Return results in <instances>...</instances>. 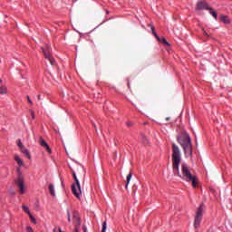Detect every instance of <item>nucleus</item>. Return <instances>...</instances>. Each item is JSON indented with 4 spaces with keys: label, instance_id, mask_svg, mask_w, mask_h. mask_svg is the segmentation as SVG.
<instances>
[{
    "label": "nucleus",
    "instance_id": "nucleus-15",
    "mask_svg": "<svg viewBox=\"0 0 232 232\" xmlns=\"http://www.w3.org/2000/svg\"><path fill=\"white\" fill-rule=\"evenodd\" d=\"M0 93H1V95H6V93H7L6 86L0 87Z\"/></svg>",
    "mask_w": 232,
    "mask_h": 232
},
{
    "label": "nucleus",
    "instance_id": "nucleus-25",
    "mask_svg": "<svg viewBox=\"0 0 232 232\" xmlns=\"http://www.w3.org/2000/svg\"><path fill=\"white\" fill-rule=\"evenodd\" d=\"M92 125H93L94 129H95L96 131H97V125H95V123H92Z\"/></svg>",
    "mask_w": 232,
    "mask_h": 232
},
{
    "label": "nucleus",
    "instance_id": "nucleus-14",
    "mask_svg": "<svg viewBox=\"0 0 232 232\" xmlns=\"http://www.w3.org/2000/svg\"><path fill=\"white\" fill-rule=\"evenodd\" d=\"M49 191L52 197H55V187H53V184L49 185Z\"/></svg>",
    "mask_w": 232,
    "mask_h": 232
},
{
    "label": "nucleus",
    "instance_id": "nucleus-19",
    "mask_svg": "<svg viewBox=\"0 0 232 232\" xmlns=\"http://www.w3.org/2000/svg\"><path fill=\"white\" fill-rule=\"evenodd\" d=\"M29 218L33 224H37V219L32 214H29Z\"/></svg>",
    "mask_w": 232,
    "mask_h": 232
},
{
    "label": "nucleus",
    "instance_id": "nucleus-9",
    "mask_svg": "<svg viewBox=\"0 0 232 232\" xmlns=\"http://www.w3.org/2000/svg\"><path fill=\"white\" fill-rule=\"evenodd\" d=\"M152 30V34L153 35L156 37V39L160 42L162 43L163 44H165V46H169V43H168V40H166V38L162 37H159V34H157V33H155V27H151Z\"/></svg>",
    "mask_w": 232,
    "mask_h": 232
},
{
    "label": "nucleus",
    "instance_id": "nucleus-3",
    "mask_svg": "<svg viewBox=\"0 0 232 232\" xmlns=\"http://www.w3.org/2000/svg\"><path fill=\"white\" fill-rule=\"evenodd\" d=\"M17 173L18 176L16 179H14V184L17 186L20 195H24V193H26V188L24 187V176H23V172H21V168H17Z\"/></svg>",
    "mask_w": 232,
    "mask_h": 232
},
{
    "label": "nucleus",
    "instance_id": "nucleus-2",
    "mask_svg": "<svg viewBox=\"0 0 232 232\" xmlns=\"http://www.w3.org/2000/svg\"><path fill=\"white\" fill-rule=\"evenodd\" d=\"M178 142L183 149L186 157H193V145H191V138L188 132L183 131L178 137Z\"/></svg>",
    "mask_w": 232,
    "mask_h": 232
},
{
    "label": "nucleus",
    "instance_id": "nucleus-29",
    "mask_svg": "<svg viewBox=\"0 0 232 232\" xmlns=\"http://www.w3.org/2000/svg\"><path fill=\"white\" fill-rule=\"evenodd\" d=\"M204 34H205V35H208V33H206V31H204Z\"/></svg>",
    "mask_w": 232,
    "mask_h": 232
},
{
    "label": "nucleus",
    "instance_id": "nucleus-12",
    "mask_svg": "<svg viewBox=\"0 0 232 232\" xmlns=\"http://www.w3.org/2000/svg\"><path fill=\"white\" fill-rule=\"evenodd\" d=\"M220 21L222 23H224V24H231V20H229V17H227L226 15H221L220 16Z\"/></svg>",
    "mask_w": 232,
    "mask_h": 232
},
{
    "label": "nucleus",
    "instance_id": "nucleus-5",
    "mask_svg": "<svg viewBox=\"0 0 232 232\" xmlns=\"http://www.w3.org/2000/svg\"><path fill=\"white\" fill-rule=\"evenodd\" d=\"M42 52L44 55V58L49 61L50 64L52 66L55 65V59H53V56L52 55V47L50 45H45L44 47H42Z\"/></svg>",
    "mask_w": 232,
    "mask_h": 232
},
{
    "label": "nucleus",
    "instance_id": "nucleus-13",
    "mask_svg": "<svg viewBox=\"0 0 232 232\" xmlns=\"http://www.w3.org/2000/svg\"><path fill=\"white\" fill-rule=\"evenodd\" d=\"M14 160L17 162L18 166H24V161H23V160L18 155L14 156Z\"/></svg>",
    "mask_w": 232,
    "mask_h": 232
},
{
    "label": "nucleus",
    "instance_id": "nucleus-27",
    "mask_svg": "<svg viewBox=\"0 0 232 232\" xmlns=\"http://www.w3.org/2000/svg\"><path fill=\"white\" fill-rule=\"evenodd\" d=\"M37 98H38V101H41V95H38Z\"/></svg>",
    "mask_w": 232,
    "mask_h": 232
},
{
    "label": "nucleus",
    "instance_id": "nucleus-30",
    "mask_svg": "<svg viewBox=\"0 0 232 232\" xmlns=\"http://www.w3.org/2000/svg\"><path fill=\"white\" fill-rule=\"evenodd\" d=\"M53 232H57V228H54V229H53Z\"/></svg>",
    "mask_w": 232,
    "mask_h": 232
},
{
    "label": "nucleus",
    "instance_id": "nucleus-26",
    "mask_svg": "<svg viewBox=\"0 0 232 232\" xmlns=\"http://www.w3.org/2000/svg\"><path fill=\"white\" fill-rule=\"evenodd\" d=\"M127 126H131V122H127Z\"/></svg>",
    "mask_w": 232,
    "mask_h": 232
},
{
    "label": "nucleus",
    "instance_id": "nucleus-22",
    "mask_svg": "<svg viewBox=\"0 0 232 232\" xmlns=\"http://www.w3.org/2000/svg\"><path fill=\"white\" fill-rule=\"evenodd\" d=\"M31 116H32V119H35V112L32 110H31Z\"/></svg>",
    "mask_w": 232,
    "mask_h": 232
},
{
    "label": "nucleus",
    "instance_id": "nucleus-24",
    "mask_svg": "<svg viewBox=\"0 0 232 232\" xmlns=\"http://www.w3.org/2000/svg\"><path fill=\"white\" fill-rule=\"evenodd\" d=\"M83 232H88V228H86V226H83Z\"/></svg>",
    "mask_w": 232,
    "mask_h": 232
},
{
    "label": "nucleus",
    "instance_id": "nucleus-21",
    "mask_svg": "<svg viewBox=\"0 0 232 232\" xmlns=\"http://www.w3.org/2000/svg\"><path fill=\"white\" fill-rule=\"evenodd\" d=\"M68 222H72V217L70 216V210H67Z\"/></svg>",
    "mask_w": 232,
    "mask_h": 232
},
{
    "label": "nucleus",
    "instance_id": "nucleus-17",
    "mask_svg": "<svg viewBox=\"0 0 232 232\" xmlns=\"http://www.w3.org/2000/svg\"><path fill=\"white\" fill-rule=\"evenodd\" d=\"M209 14H212V16L215 18V19H217V17H218V14H217V12H215L213 9H211L210 7H209Z\"/></svg>",
    "mask_w": 232,
    "mask_h": 232
},
{
    "label": "nucleus",
    "instance_id": "nucleus-18",
    "mask_svg": "<svg viewBox=\"0 0 232 232\" xmlns=\"http://www.w3.org/2000/svg\"><path fill=\"white\" fill-rule=\"evenodd\" d=\"M131 172H130L128 175H127V183H126V186L125 188H128V185L130 184V180H131Z\"/></svg>",
    "mask_w": 232,
    "mask_h": 232
},
{
    "label": "nucleus",
    "instance_id": "nucleus-28",
    "mask_svg": "<svg viewBox=\"0 0 232 232\" xmlns=\"http://www.w3.org/2000/svg\"><path fill=\"white\" fill-rule=\"evenodd\" d=\"M169 120H170V118H169V117H167V118H166V121H169Z\"/></svg>",
    "mask_w": 232,
    "mask_h": 232
},
{
    "label": "nucleus",
    "instance_id": "nucleus-7",
    "mask_svg": "<svg viewBox=\"0 0 232 232\" xmlns=\"http://www.w3.org/2000/svg\"><path fill=\"white\" fill-rule=\"evenodd\" d=\"M16 144L20 150V151L27 158V159H32V155H30V151L27 150L26 147L23 145V142L21 140H17Z\"/></svg>",
    "mask_w": 232,
    "mask_h": 232
},
{
    "label": "nucleus",
    "instance_id": "nucleus-20",
    "mask_svg": "<svg viewBox=\"0 0 232 232\" xmlns=\"http://www.w3.org/2000/svg\"><path fill=\"white\" fill-rule=\"evenodd\" d=\"M106 228H107V225H106V221H104L102 224V232H106Z\"/></svg>",
    "mask_w": 232,
    "mask_h": 232
},
{
    "label": "nucleus",
    "instance_id": "nucleus-16",
    "mask_svg": "<svg viewBox=\"0 0 232 232\" xmlns=\"http://www.w3.org/2000/svg\"><path fill=\"white\" fill-rule=\"evenodd\" d=\"M22 208H23V211H24V213H27V215H31L32 214L30 212V208H28V207H26V205H23Z\"/></svg>",
    "mask_w": 232,
    "mask_h": 232
},
{
    "label": "nucleus",
    "instance_id": "nucleus-23",
    "mask_svg": "<svg viewBox=\"0 0 232 232\" xmlns=\"http://www.w3.org/2000/svg\"><path fill=\"white\" fill-rule=\"evenodd\" d=\"M27 101L29 104H34V102H32V99H30V96H27Z\"/></svg>",
    "mask_w": 232,
    "mask_h": 232
},
{
    "label": "nucleus",
    "instance_id": "nucleus-4",
    "mask_svg": "<svg viewBox=\"0 0 232 232\" xmlns=\"http://www.w3.org/2000/svg\"><path fill=\"white\" fill-rule=\"evenodd\" d=\"M72 177L74 179V183L72 185V194L76 198H81V183L79 182V179H77V175L75 174V171H72Z\"/></svg>",
    "mask_w": 232,
    "mask_h": 232
},
{
    "label": "nucleus",
    "instance_id": "nucleus-10",
    "mask_svg": "<svg viewBox=\"0 0 232 232\" xmlns=\"http://www.w3.org/2000/svg\"><path fill=\"white\" fill-rule=\"evenodd\" d=\"M209 5L205 1H198L196 10H208Z\"/></svg>",
    "mask_w": 232,
    "mask_h": 232
},
{
    "label": "nucleus",
    "instance_id": "nucleus-8",
    "mask_svg": "<svg viewBox=\"0 0 232 232\" xmlns=\"http://www.w3.org/2000/svg\"><path fill=\"white\" fill-rule=\"evenodd\" d=\"M72 222L75 225V232H79V226H81V217L77 211L72 212Z\"/></svg>",
    "mask_w": 232,
    "mask_h": 232
},
{
    "label": "nucleus",
    "instance_id": "nucleus-31",
    "mask_svg": "<svg viewBox=\"0 0 232 232\" xmlns=\"http://www.w3.org/2000/svg\"><path fill=\"white\" fill-rule=\"evenodd\" d=\"M0 82H3V80L0 79Z\"/></svg>",
    "mask_w": 232,
    "mask_h": 232
},
{
    "label": "nucleus",
    "instance_id": "nucleus-6",
    "mask_svg": "<svg viewBox=\"0 0 232 232\" xmlns=\"http://www.w3.org/2000/svg\"><path fill=\"white\" fill-rule=\"evenodd\" d=\"M204 204H200L196 212L195 219H194V227L197 229L200 226V222H202V217L204 213Z\"/></svg>",
    "mask_w": 232,
    "mask_h": 232
},
{
    "label": "nucleus",
    "instance_id": "nucleus-1",
    "mask_svg": "<svg viewBox=\"0 0 232 232\" xmlns=\"http://www.w3.org/2000/svg\"><path fill=\"white\" fill-rule=\"evenodd\" d=\"M182 157L180 155V149L177 144L172 143V171L176 177H179L186 182H192L193 188L197 187V177L191 174L188 164L182 163L180 167V161ZM180 168V169H179Z\"/></svg>",
    "mask_w": 232,
    "mask_h": 232
},
{
    "label": "nucleus",
    "instance_id": "nucleus-11",
    "mask_svg": "<svg viewBox=\"0 0 232 232\" xmlns=\"http://www.w3.org/2000/svg\"><path fill=\"white\" fill-rule=\"evenodd\" d=\"M39 144L42 146V148H45L48 153H52V149H50V146H48V143L44 140V139H43V137H40Z\"/></svg>",
    "mask_w": 232,
    "mask_h": 232
}]
</instances>
